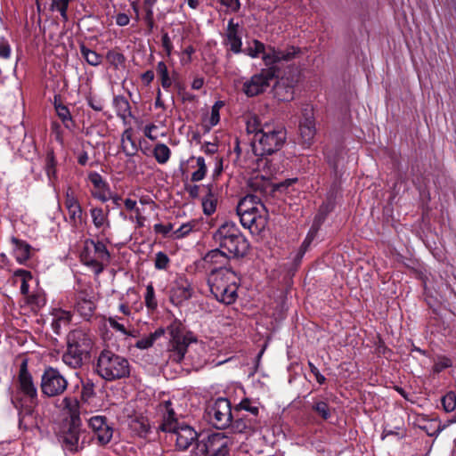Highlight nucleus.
<instances>
[{
	"label": "nucleus",
	"instance_id": "obj_2",
	"mask_svg": "<svg viewBox=\"0 0 456 456\" xmlns=\"http://www.w3.org/2000/svg\"><path fill=\"white\" fill-rule=\"evenodd\" d=\"M287 138L285 127L280 124L265 122L256 142H251L252 151L256 157L257 167L267 168L272 174L276 169L272 167L269 159L265 157L280 151Z\"/></svg>",
	"mask_w": 456,
	"mask_h": 456
},
{
	"label": "nucleus",
	"instance_id": "obj_32",
	"mask_svg": "<svg viewBox=\"0 0 456 456\" xmlns=\"http://www.w3.org/2000/svg\"><path fill=\"white\" fill-rule=\"evenodd\" d=\"M113 106L117 116L122 119L132 117L131 106L128 100L123 95H116L113 98Z\"/></svg>",
	"mask_w": 456,
	"mask_h": 456
},
{
	"label": "nucleus",
	"instance_id": "obj_12",
	"mask_svg": "<svg viewBox=\"0 0 456 456\" xmlns=\"http://www.w3.org/2000/svg\"><path fill=\"white\" fill-rule=\"evenodd\" d=\"M17 382V391L15 393L12 391L11 395H19L28 403H38L37 387L34 384L33 377L28 370L27 360H23L20 365Z\"/></svg>",
	"mask_w": 456,
	"mask_h": 456
},
{
	"label": "nucleus",
	"instance_id": "obj_62",
	"mask_svg": "<svg viewBox=\"0 0 456 456\" xmlns=\"http://www.w3.org/2000/svg\"><path fill=\"white\" fill-rule=\"evenodd\" d=\"M160 411H161V416H168V417H176V413L173 408V403L170 400H167L162 402L159 404Z\"/></svg>",
	"mask_w": 456,
	"mask_h": 456
},
{
	"label": "nucleus",
	"instance_id": "obj_53",
	"mask_svg": "<svg viewBox=\"0 0 456 456\" xmlns=\"http://www.w3.org/2000/svg\"><path fill=\"white\" fill-rule=\"evenodd\" d=\"M220 121V111L216 110H211L210 117L204 120L202 126L205 133H208L211 128L216 126Z\"/></svg>",
	"mask_w": 456,
	"mask_h": 456
},
{
	"label": "nucleus",
	"instance_id": "obj_35",
	"mask_svg": "<svg viewBox=\"0 0 456 456\" xmlns=\"http://www.w3.org/2000/svg\"><path fill=\"white\" fill-rule=\"evenodd\" d=\"M79 50L82 57L88 65L97 67L102 64L103 60L102 55L89 49L84 43L80 44Z\"/></svg>",
	"mask_w": 456,
	"mask_h": 456
},
{
	"label": "nucleus",
	"instance_id": "obj_26",
	"mask_svg": "<svg viewBox=\"0 0 456 456\" xmlns=\"http://www.w3.org/2000/svg\"><path fill=\"white\" fill-rule=\"evenodd\" d=\"M80 261L83 265L90 267L94 273L98 275L102 273L104 270V265H100L98 260H96L95 256L94 254V249L91 245H87L86 240L85 241V246L80 252Z\"/></svg>",
	"mask_w": 456,
	"mask_h": 456
},
{
	"label": "nucleus",
	"instance_id": "obj_17",
	"mask_svg": "<svg viewBox=\"0 0 456 456\" xmlns=\"http://www.w3.org/2000/svg\"><path fill=\"white\" fill-rule=\"evenodd\" d=\"M88 426L94 433L100 445L109 444L113 436V428L105 416H93L88 419Z\"/></svg>",
	"mask_w": 456,
	"mask_h": 456
},
{
	"label": "nucleus",
	"instance_id": "obj_44",
	"mask_svg": "<svg viewBox=\"0 0 456 456\" xmlns=\"http://www.w3.org/2000/svg\"><path fill=\"white\" fill-rule=\"evenodd\" d=\"M266 47L264 43L257 39H254L252 41V45L248 46L246 49L242 50V53L248 55L251 58H257L260 54L265 51Z\"/></svg>",
	"mask_w": 456,
	"mask_h": 456
},
{
	"label": "nucleus",
	"instance_id": "obj_34",
	"mask_svg": "<svg viewBox=\"0 0 456 456\" xmlns=\"http://www.w3.org/2000/svg\"><path fill=\"white\" fill-rule=\"evenodd\" d=\"M122 150L123 152L128 156H134L137 152V145L133 139V132L131 128H127L122 134Z\"/></svg>",
	"mask_w": 456,
	"mask_h": 456
},
{
	"label": "nucleus",
	"instance_id": "obj_43",
	"mask_svg": "<svg viewBox=\"0 0 456 456\" xmlns=\"http://www.w3.org/2000/svg\"><path fill=\"white\" fill-rule=\"evenodd\" d=\"M263 126L264 123H262L256 116L250 118L247 121V132L248 134H254L252 142H256V140L258 139V134H260Z\"/></svg>",
	"mask_w": 456,
	"mask_h": 456
},
{
	"label": "nucleus",
	"instance_id": "obj_47",
	"mask_svg": "<svg viewBox=\"0 0 456 456\" xmlns=\"http://www.w3.org/2000/svg\"><path fill=\"white\" fill-rule=\"evenodd\" d=\"M73 0H51V10L60 12L64 20H68V8Z\"/></svg>",
	"mask_w": 456,
	"mask_h": 456
},
{
	"label": "nucleus",
	"instance_id": "obj_58",
	"mask_svg": "<svg viewBox=\"0 0 456 456\" xmlns=\"http://www.w3.org/2000/svg\"><path fill=\"white\" fill-rule=\"evenodd\" d=\"M280 52V61H289L296 58V56L300 53L299 48L295 46H289L285 50H279Z\"/></svg>",
	"mask_w": 456,
	"mask_h": 456
},
{
	"label": "nucleus",
	"instance_id": "obj_50",
	"mask_svg": "<svg viewBox=\"0 0 456 456\" xmlns=\"http://www.w3.org/2000/svg\"><path fill=\"white\" fill-rule=\"evenodd\" d=\"M442 405L446 412H452L456 408V394L452 391L446 393L442 397Z\"/></svg>",
	"mask_w": 456,
	"mask_h": 456
},
{
	"label": "nucleus",
	"instance_id": "obj_4",
	"mask_svg": "<svg viewBox=\"0 0 456 456\" xmlns=\"http://www.w3.org/2000/svg\"><path fill=\"white\" fill-rule=\"evenodd\" d=\"M279 77V69L277 67L265 68L259 73L253 75L248 80L243 83L242 92L248 97H255L264 94L271 86H273L274 94L282 101H289L293 99L294 89L291 86H285L284 81L277 80Z\"/></svg>",
	"mask_w": 456,
	"mask_h": 456
},
{
	"label": "nucleus",
	"instance_id": "obj_16",
	"mask_svg": "<svg viewBox=\"0 0 456 456\" xmlns=\"http://www.w3.org/2000/svg\"><path fill=\"white\" fill-rule=\"evenodd\" d=\"M11 403L18 411L20 429L28 430L32 425V415L38 403H28L19 395H12Z\"/></svg>",
	"mask_w": 456,
	"mask_h": 456
},
{
	"label": "nucleus",
	"instance_id": "obj_55",
	"mask_svg": "<svg viewBox=\"0 0 456 456\" xmlns=\"http://www.w3.org/2000/svg\"><path fill=\"white\" fill-rule=\"evenodd\" d=\"M170 259L168 256L159 251L156 254L154 266L158 270H167L169 266Z\"/></svg>",
	"mask_w": 456,
	"mask_h": 456
},
{
	"label": "nucleus",
	"instance_id": "obj_37",
	"mask_svg": "<svg viewBox=\"0 0 456 456\" xmlns=\"http://www.w3.org/2000/svg\"><path fill=\"white\" fill-rule=\"evenodd\" d=\"M183 421L179 420L177 418L161 416V423L156 428V432H164L172 434Z\"/></svg>",
	"mask_w": 456,
	"mask_h": 456
},
{
	"label": "nucleus",
	"instance_id": "obj_13",
	"mask_svg": "<svg viewBox=\"0 0 456 456\" xmlns=\"http://www.w3.org/2000/svg\"><path fill=\"white\" fill-rule=\"evenodd\" d=\"M74 310L85 321H90L96 310L94 292L91 288H82L74 295Z\"/></svg>",
	"mask_w": 456,
	"mask_h": 456
},
{
	"label": "nucleus",
	"instance_id": "obj_64",
	"mask_svg": "<svg viewBox=\"0 0 456 456\" xmlns=\"http://www.w3.org/2000/svg\"><path fill=\"white\" fill-rule=\"evenodd\" d=\"M80 204L71 188H69L65 194L64 205L66 208Z\"/></svg>",
	"mask_w": 456,
	"mask_h": 456
},
{
	"label": "nucleus",
	"instance_id": "obj_56",
	"mask_svg": "<svg viewBox=\"0 0 456 456\" xmlns=\"http://www.w3.org/2000/svg\"><path fill=\"white\" fill-rule=\"evenodd\" d=\"M194 226L195 223L193 221L183 224L178 229L174 231L173 237L175 239L184 238L193 230Z\"/></svg>",
	"mask_w": 456,
	"mask_h": 456
},
{
	"label": "nucleus",
	"instance_id": "obj_31",
	"mask_svg": "<svg viewBox=\"0 0 456 456\" xmlns=\"http://www.w3.org/2000/svg\"><path fill=\"white\" fill-rule=\"evenodd\" d=\"M105 58L110 66L115 70L126 67V58L118 48L109 50Z\"/></svg>",
	"mask_w": 456,
	"mask_h": 456
},
{
	"label": "nucleus",
	"instance_id": "obj_3",
	"mask_svg": "<svg viewBox=\"0 0 456 456\" xmlns=\"http://www.w3.org/2000/svg\"><path fill=\"white\" fill-rule=\"evenodd\" d=\"M211 243L227 253L232 259H240L249 251L250 243L237 224L226 221L211 232Z\"/></svg>",
	"mask_w": 456,
	"mask_h": 456
},
{
	"label": "nucleus",
	"instance_id": "obj_18",
	"mask_svg": "<svg viewBox=\"0 0 456 456\" xmlns=\"http://www.w3.org/2000/svg\"><path fill=\"white\" fill-rule=\"evenodd\" d=\"M231 423L230 429L232 433L250 435L254 433L257 428L259 421L256 417H251L245 412H234Z\"/></svg>",
	"mask_w": 456,
	"mask_h": 456
},
{
	"label": "nucleus",
	"instance_id": "obj_5",
	"mask_svg": "<svg viewBox=\"0 0 456 456\" xmlns=\"http://www.w3.org/2000/svg\"><path fill=\"white\" fill-rule=\"evenodd\" d=\"M67 349L62 354V362L72 369H78L91 358L94 347V336L83 328L70 330L66 337Z\"/></svg>",
	"mask_w": 456,
	"mask_h": 456
},
{
	"label": "nucleus",
	"instance_id": "obj_14",
	"mask_svg": "<svg viewBox=\"0 0 456 456\" xmlns=\"http://www.w3.org/2000/svg\"><path fill=\"white\" fill-rule=\"evenodd\" d=\"M171 435L175 436V446L179 452H185L192 445L197 449V444L200 442L199 432L185 421L181 423Z\"/></svg>",
	"mask_w": 456,
	"mask_h": 456
},
{
	"label": "nucleus",
	"instance_id": "obj_33",
	"mask_svg": "<svg viewBox=\"0 0 456 456\" xmlns=\"http://www.w3.org/2000/svg\"><path fill=\"white\" fill-rule=\"evenodd\" d=\"M311 410L324 421L332 416V410L326 400H314Z\"/></svg>",
	"mask_w": 456,
	"mask_h": 456
},
{
	"label": "nucleus",
	"instance_id": "obj_36",
	"mask_svg": "<svg viewBox=\"0 0 456 456\" xmlns=\"http://www.w3.org/2000/svg\"><path fill=\"white\" fill-rule=\"evenodd\" d=\"M245 412L251 417H256L258 419L259 408L258 406L249 398L242 399L235 407L234 412Z\"/></svg>",
	"mask_w": 456,
	"mask_h": 456
},
{
	"label": "nucleus",
	"instance_id": "obj_1",
	"mask_svg": "<svg viewBox=\"0 0 456 456\" xmlns=\"http://www.w3.org/2000/svg\"><path fill=\"white\" fill-rule=\"evenodd\" d=\"M59 407L67 411L69 419L57 434L58 441L65 452L75 454L86 447L85 437L80 440L86 431L82 429L79 402L76 397L65 396Z\"/></svg>",
	"mask_w": 456,
	"mask_h": 456
},
{
	"label": "nucleus",
	"instance_id": "obj_54",
	"mask_svg": "<svg viewBox=\"0 0 456 456\" xmlns=\"http://www.w3.org/2000/svg\"><path fill=\"white\" fill-rule=\"evenodd\" d=\"M320 227H318L317 225L312 224V226L310 228V230L308 231L305 240H303L300 248L305 249V250H308L310 245L312 244L313 240L315 239V237L317 236L318 234V232L320 231Z\"/></svg>",
	"mask_w": 456,
	"mask_h": 456
},
{
	"label": "nucleus",
	"instance_id": "obj_10",
	"mask_svg": "<svg viewBox=\"0 0 456 456\" xmlns=\"http://www.w3.org/2000/svg\"><path fill=\"white\" fill-rule=\"evenodd\" d=\"M68 380L57 368L48 366L41 376L40 390L45 397H56L64 394Z\"/></svg>",
	"mask_w": 456,
	"mask_h": 456
},
{
	"label": "nucleus",
	"instance_id": "obj_52",
	"mask_svg": "<svg viewBox=\"0 0 456 456\" xmlns=\"http://www.w3.org/2000/svg\"><path fill=\"white\" fill-rule=\"evenodd\" d=\"M202 207L204 214L210 216L216 208V200L213 198L211 189L208 188V194L202 200Z\"/></svg>",
	"mask_w": 456,
	"mask_h": 456
},
{
	"label": "nucleus",
	"instance_id": "obj_28",
	"mask_svg": "<svg viewBox=\"0 0 456 456\" xmlns=\"http://www.w3.org/2000/svg\"><path fill=\"white\" fill-rule=\"evenodd\" d=\"M12 242L14 245L13 255L17 262L20 264L27 262L30 257L31 246L25 240L15 237L12 238Z\"/></svg>",
	"mask_w": 456,
	"mask_h": 456
},
{
	"label": "nucleus",
	"instance_id": "obj_39",
	"mask_svg": "<svg viewBox=\"0 0 456 456\" xmlns=\"http://www.w3.org/2000/svg\"><path fill=\"white\" fill-rule=\"evenodd\" d=\"M57 166V160L55 158V154L53 149H49L46 152L45 156V170L46 173V175L50 181L56 178V169Z\"/></svg>",
	"mask_w": 456,
	"mask_h": 456
},
{
	"label": "nucleus",
	"instance_id": "obj_24",
	"mask_svg": "<svg viewBox=\"0 0 456 456\" xmlns=\"http://www.w3.org/2000/svg\"><path fill=\"white\" fill-rule=\"evenodd\" d=\"M335 208L336 196L333 192H329L325 200L319 207L318 211L314 216L313 224L321 228L328 216L334 211Z\"/></svg>",
	"mask_w": 456,
	"mask_h": 456
},
{
	"label": "nucleus",
	"instance_id": "obj_59",
	"mask_svg": "<svg viewBox=\"0 0 456 456\" xmlns=\"http://www.w3.org/2000/svg\"><path fill=\"white\" fill-rule=\"evenodd\" d=\"M12 57V47L9 41L4 37H0V59L10 60Z\"/></svg>",
	"mask_w": 456,
	"mask_h": 456
},
{
	"label": "nucleus",
	"instance_id": "obj_61",
	"mask_svg": "<svg viewBox=\"0 0 456 456\" xmlns=\"http://www.w3.org/2000/svg\"><path fill=\"white\" fill-rule=\"evenodd\" d=\"M161 45H162V47H163L167 56L169 57L172 54L174 45H173V43L171 41V38H170L168 33L164 31L163 29H162V37H161Z\"/></svg>",
	"mask_w": 456,
	"mask_h": 456
},
{
	"label": "nucleus",
	"instance_id": "obj_19",
	"mask_svg": "<svg viewBox=\"0 0 456 456\" xmlns=\"http://www.w3.org/2000/svg\"><path fill=\"white\" fill-rule=\"evenodd\" d=\"M231 259L227 253L224 252L218 247L208 250L202 258L198 261L197 266L206 268L208 266H214V268H228L227 265L230 264Z\"/></svg>",
	"mask_w": 456,
	"mask_h": 456
},
{
	"label": "nucleus",
	"instance_id": "obj_23",
	"mask_svg": "<svg viewBox=\"0 0 456 456\" xmlns=\"http://www.w3.org/2000/svg\"><path fill=\"white\" fill-rule=\"evenodd\" d=\"M131 432L140 438L147 439L151 434V426L147 417L135 415L129 421Z\"/></svg>",
	"mask_w": 456,
	"mask_h": 456
},
{
	"label": "nucleus",
	"instance_id": "obj_51",
	"mask_svg": "<svg viewBox=\"0 0 456 456\" xmlns=\"http://www.w3.org/2000/svg\"><path fill=\"white\" fill-rule=\"evenodd\" d=\"M452 366V361L451 358L445 356V355H439L436 357L434 365H433V370L436 373H440L443 370L450 368Z\"/></svg>",
	"mask_w": 456,
	"mask_h": 456
},
{
	"label": "nucleus",
	"instance_id": "obj_6",
	"mask_svg": "<svg viewBox=\"0 0 456 456\" xmlns=\"http://www.w3.org/2000/svg\"><path fill=\"white\" fill-rule=\"evenodd\" d=\"M240 278L232 268H213L208 277L211 294L226 305L235 303Z\"/></svg>",
	"mask_w": 456,
	"mask_h": 456
},
{
	"label": "nucleus",
	"instance_id": "obj_21",
	"mask_svg": "<svg viewBox=\"0 0 456 456\" xmlns=\"http://www.w3.org/2000/svg\"><path fill=\"white\" fill-rule=\"evenodd\" d=\"M223 44L229 46V50L235 54L242 53V38L240 32V25L235 23L233 19H230L228 21Z\"/></svg>",
	"mask_w": 456,
	"mask_h": 456
},
{
	"label": "nucleus",
	"instance_id": "obj_49",
	"mask_svg": "<svg viewBox=\"0 0 456 456\" xmlns=\"http://www.w3.org/2000/svg\"><path fill=\"white\" fill-rule=\"evenodd\" d=\"M88 179L96 190H110V184L102 178V176L98 172H90L88 174Z\"/></svg>",
	"mask_w": 456,
	"mask_h": 456
},
{
	"label": "nucleus",
	"instance_id": "obj_9",
	"mask_svg": "<svg viewBox=\"0 0 456 456\" xmlns=\"http://www.w3.org/2000/svg\"><path fill=\"white\" fill-rule=\"evenodd\" d=\"M231 444L224 433H212L197 444L196 456H229Z\"/></svg>",
	"mask_w": 456,
	"mask_h": 456
},
{
	"label": "nucleus",
	"instance_id": "obj_63",
	"mask_svg": "<svg viewBox=\"0 0 456 456\" xmlns=\"http://www.w3.org/2000/svg\"><path fill=\"white\" fill-rule=\"evenodd\" d=\"M86 102L95 111H101L103 109L102 100L95 95H88L86 97Z\"/></svg>",
	"mask_w": 456,
	"mask_h": 456
},
{
	"label": "nucleus",
	"instance_id": "obj_48",
	"mask_svg": "<svg viewBox=\"0 0 456 456\" xmlns=\"http://www.w3.org/2000/svg\"><path fill=\"white\" fill-rule=\"evenodd\" d=\"M70 224L77 227L83 222V209L80 204L67 208Z\"/></svg>",
	"mask_w": 456,
	"mask_h": 456
},
{
	"label": "nucleus",
	"instance_id": "obj_27",
	"mask_svg": "<svg viewBox=\"0 0 456 456\" xmlns=\"http://www.w3.org/2000/svg\"><path fill=\"white\" fill-rule=\"evenodd\" d=\"M109 214V206H106L105 210L102 208H93L90 209V215L92 217L93 224L97 229H102V234L106 229L110 228Z\"/></svg>",
	"mask_w": 456,
	"mask_h": 456
},
{
	"label": "nucleus",
	"instance_id": "obj_46",
	"mask_svg": "<svg viewBox=\"0 0 456 456\" xmlns=\"http://www.w3.org/2000/svg\"><path fill=\"white\" fill-rule=\"evenodd\" d=\"M81 384H82V390H81L80 398H81V401L86 403L92 397H94L95 395L94 384L89 379H86V380H82Z\"/></svg>",
	"mask_w": 456,
	"mask_h": 456
},
{
	"label": "nucleus",
	"instance_id": "obj_42",
	"mask_svg": "<svg viewBox=\"0 0 456 456\" xmlns=\"http://www.w3.org/2000/svg\"><path fill=\"white\" fill-rule=\"evenodd\" d=\"M280 52L274 47L268 46V52L266 50L262 54V59L265 65L269 67H276L275 64L280 62Z\"/></svg>",
	"mask_w": 456,
	"mask_h": 456
},
{
	"label": "nucleus",
	"instance_id": "obj_7",
	"mask_svg": "<svg viewBox=\"0 0 456 456\" xmlns=\"http://www.w3.org/2000/svg\"><path fill=\"white\" fill-rule=\"evenodd\" d=\"M96 371L107 381L129 377L130 364L126 358L110 350H102L98 356Z\"/></svg>",
	"mask_w": 456,
	"mask_h": 456
},
{
	"label": "nucleus",
	"instance_id": "obj_57",
	"mask_svg": "<svg viewBox=\"0 0 456 456\" xmlns=\"http://www.w3.org/2000/svg\"><path fill=\"white\" fill-rule=\"evenodd\" d=\"M118 320H122L121 317H118V316H110L108 319H107V322L108 323L110 324V326L117 330V331H119L121 332L124 336H130L131 335V332L129 330H126V328L125 327L124 324L120 323L118 322Z\"/></svg>",
	"mask_w": 456,
	"mask_h": 456
},
{
	"label": "nucleus",
	"instance_id": "obj_40",
	"mask_svg": "<svg viewBox=\"0 0 456 456\" xmlns=\"http://www.w3.org/2000/svg\"><path fill=\"white\" fill-rule=\"evenodd\" d=\"M153 156L159 164H166L170 159L171 151L165 143L159 142L153 149Z\"/></svg>",
	"mask_w": 456,
	"mask_h": 456
},
{
	"label": "nucleus",
	"instance_id": "obj_38",
	"mask_svg": "<svg viewBox=\"0 0 456 456\" xmlns=\"http://www.w3.org/2000/svg\"><path fill=\"white\" fill-rule=\"evenodd\" d=\"M156 72L159 77L161 86L164 90L168 91L173 84V80L169 75L167 64L164 61H159L156 66Z\"/></svg>",
	"mask_w": 456,
	"mask_h": 456
},
{
	"label": "nucleus",
	"instance_id": "obj_60",
	"mask_svg": "<svg viewBox=\"0 0 456 456\" xmlns=\"http://www.w3.org/2000/svg\"><path fill=\"white\" fill-rule=\"evenodd\" d=\"M72 316L73 315L69 311H66V310H62V309H58L53 314V318L64 325H68L71 322Z\"/></svg>",
	"mask_w": 456,
	"mask_h": 456
},
{
	"label": "nucleus",
	"instance_id": "obj_41",
	"mask_svg": "<svg viewBox=\"0 0 456 456\" xmlns=\"http://www.w3.org/2000/svg\"><path fill=\"white\" fill-rule=\"evenodd\" d=\"M145 306L149 311H154L158 307V301L155 295V289L152 282L146 286V292L144 295Z\"/></svg>",
	"mask_w": 456,
	"mask_h": 456
},
{
	"label": "nucleus",
	"instance_id": "obj_8",
	"mask_svg": "<svg viewBox=\"0 0 456 456\" xmlns=\"http://www.w3.org/2000/svg\"><path fill=\"white\" fill-rule=\"evenodd\" d=\"M233 418L231 402L224 397H218L207 403L204 411L206 421L216 429L230 428Z\"/></svg>",
	"mask_w": 456,
	"mask_h": 456
},
{
	"label": "nucleus",
	"instance_id": "obj_30",
	"mask_svg": "<svg viewBox=\"0 0 456 456\" xmlns=\"http://www.w3.org/2000/svg\"><path fill=\"white\" fill-rule=\"evenodd\" d=\"M260 202V199L252 194H248L242 198L236 208L237 214H243L248 212H255V210H260L257 204Z\"/></svg>",
	"mask_w": 456,
	"mask_h": 456
},
{
	"label": "nucleus",
	"instance_id": "obj_20",
	"mask_svg": "<svg viewBox=\"0 0 456 456\" xmlns=\"http://www.w3.org/2000/svg\"><path fill=\"white\" fill-rule=\"evenodd\" d=\"M237 215L240 216L241 225L248 229L252 234H259L267 224V219L261 214V210Z\"/></svg>",
	"mask_w": 456,
	"mask_h": 456
},
{
	"label": "nucleus",
	"instance_id": "obj_22",
	"mask_svg": "<svg viewBox=\"0 0 456 456\" xmlns=\"http://www.w3.org/2000/svg\"><path fill=\"white\" fill-rule=\"evenodd\" d=\"M193 289L189 281L179 277L171 289L170 299L173 304L180 305L192 297Z\"/></svg>",
	"mask_w": 456,
	"mask_h": 456
},
{
	"label": "nucleus",
	"instance_id": "obj_45",
	"mask_svg": "<svg viewBox=\"0 0 456 456\" xmlns=\"http://www.w3.org/2000/svg\"><path fill=\"white\" fill-rule=\"evenodd\" d=\"M196 163L198 169L194 171L191 176V181L193 183L203 180L208 172V167L205 163V159L203 157H198L196 159Z\"/></svg>",
	"mask_w": 456,
	"mask_h": 456
},
{
	"label": "nucleus",
	"instance_id": "obj_29",
	"mask_svg": "<svg viewBox=\"0 0 456 456\" xmlns=\"http://www.w3.org/2000/svg\"><path fill=\"white\" fill-rule=\"evenodd\" d=\"M86 243L93 248L95 258L100 265L105 266L106 264L110 263L111 258L110 253L102 241L87 239Z\"/></svg>",
	"mask_w": 456,
	"mask_h": 456
},
{
	"label": "nucleus",
	"instance_id": "obj_15",
	"mask_svg": "<svg viewBox=\"0 0 456 456\" xmlns=\"http://www.w3.org/2000/svg\"><path fill=\"white\" fill-rule=\"evenodd\" d=\"M299 132L302 145L305 148H309L313 144L316 134L315 119L312 107L307 106L303 109L299 122Z\"/></svg>",
	"mask_w": 456,
	"mask_h": 456
},
{
	"label": "nucleus",
	"instance_id": "obj_11",
	"mask_svg": "<svg viewBox=\"0 0 456 456\" xmlns=\"http://www.w3.org/2000/svg\"><path fill=\"white\" fill-rule=\"evenodd\" d=\"M167 330L171 337L170 358L176 362H180L183 359L188 346L192 340L183 334L184 326L178 320L172 322L167 327Z\"/></svg>",
	"mask_w": 456,
	"mask_h": 456
},
{
	"label": "nucleus",
	"instance_id": "obj_25",
	"mask_svg": "<svg viewBox=\"0 0 456 456\" xmlns=\"http://www.w3.org/2000/svg\"><path fill=\"white\" fill-rule=\"evenodd\" d=\"M53 107L56 112V115L62 122L65 128L71 130L75 127V121L70 113L68 106L63 104L61 96L60 94H55L53 98Z\"/></svg>",
	"mask_w": 456,
	"mask_h": 456
}]
</instances>
